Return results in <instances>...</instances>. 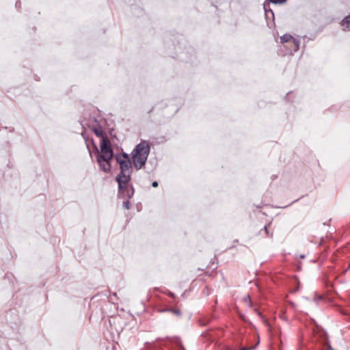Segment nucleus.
<instances>
[{"label": "nucleus", "mask_w": 350, "mask_h": 350, "mask_svg": "<svg viewBox=\"0 0 350 350\" xmlns=\"http://www.w3.org/2000/svg\"><path fill=\"white\" fill-rule=\"evenodd\" d=\"M111 159L97 157V161L100 169L106 173L110 172L111 171Z\"/></svg>", "instance_id": "nucleus-5"}, {"label": "nucleus", "mask_w": 350, "mask_h": 350, "mask_svg": "<svg viewBox=\"0 0 350 350\" xmlns=\"http://www.w3.org/2000/svg\"><path fill=\"white\" fill-rule=\"evenodd\" d=\"M100 146V154L98 155V157L111 159L113 157V150L109 140L107 137H103V139H101Z\"/></svg>", "instance_id": "nucleus-3"}, {"label": "nucleus", "mask_w": 350, "mask_h": 350, "mask_svg": "<svg viewBox=\"0 0 350 350\" xmlns=\"http://www.w3.org/2000/svg\"><path fill=\"white\" fill-rule=\"evenodd\" d=\"M269 2L274 4H282L285 3L287 0H269Z\"/></svg>", "instance_id": "nucleus-10"}, {"label": "nucleus", "mask_w": 350, "mask_h": 350, "mask_svg": "<svg viewBox=\"0 0 350 350\" xmlns=\"http://www.w3.org/2000/svg\"><path fill=\"white\" fill-rule=\"evenodd\" d=\"M116 160L120 165V173L116 177L119 190L123 192L131 179V163L127 154H122L116 156Z\"/></svg>", "instance_id": "nucleus-1"}, {"label": "nucleus", "mask_w": 350, "mask_h": 350, "mask_svg": "<svg viewBox=\"0 0 350 350\" xmlns=\"http://www.w3.org/2000/svg\"><path fill=\"white\" fill-rule=\"evenodd\" d=\"M281 43H293V51H297L299 49V42L289 34H284L280 37Z\"/></svg>", "instance_id": "nucleus-4"}, {"label": "nucleus", "mask_w": 350, "mask_h": 350, "mask_svg": "<svg viewBox=\"0 0 350 350\" xmlns=\"http://www.w3.org/2000/svg\"><path fill=\"white\" fill-rule=\"evenodd\" d=\"M152 185L153 187H157L158 186V183L157 181H154L152 183Z\"/></svg>", "instance_id": "nucleus-13"}, {"label": "nucleus", "mask_w": 350, "mask_h": 350, "mask_svg": "<svg viewBox=\"0 0 350 350\" xmlns=\"http://www.w3.org/2000/svg\"><path fill=\"white\" fill-rule=\"evenodd\" d=\"M341 25L344 27L345 29L350 31V15L345 17L341 21Z\"/></svg>", "instance_id": "nucleus-6"}, {"label": "nucleus", "mask_w": 350, "mask_h": 350, "mask_svg": "<svg viewBox=\"0 0 350 350\" xmlns=\"http://www.w3.org/2000/svg\"><path fill=\"white\" fill-rule=\"evenodd\" d=\"M150 150L149 143L142 140L133 150L131 153L133 164L137 170L141 169L146 164Z\"/></svg>", "instance_id": "nucleus-2"}, {"label": "nucleus", "mask_w": 350, "mask_h": 350, "mask_svg": "<svg viewBox=\"0 0 350 350\" xmlns=\"http://www.w3.org/2000/svg\"><path fill=\"white\" fill-rule=\"evenodd\" d=\"M94 133L98 136V137H101L102 139H103V137H106L105 136V133H104V131H103V129L101 128H98V129H94Z\"/></svg>", "instance_id": "nucleus-8"}, {"label": "nucleus", "mask_w": 350, "mask_h": 350, "mask_svg": "<svg viewBox=\"0 0 350 350\" xmlns=\"http://www.w3.org/2000/svg\"><path fill=\"white\" fill-rule=\"evenodd\" d=\"M166 311H169L170 312H172L173 314H174L176 315H178V316H180L181 315V312L178 309H168V310H166Z\"/></svg>", "instance_id": "nucleus-9"}, {"label": "nucleus", "mask_w": 350, "mask_h": 350, "mask_svg": "<svg viewBox=\"0 0 350 350\" xmlns=\"http://www.w3.org/2000/svg\"><path fill=\"white\" fill-rule=\"evenodd\" d=\"M265 12H266V14L267 15L269 13H270V14L271 15V16L273 18L274 16V14L273 12V11L271 10H269V11H267V10H265Z\"/></svg>", "instance_id": "nucleus-12"}, {"label": "nucleus", "mask_w": 350, "mask_h": 350, "mask_svg": "<svg viewBox=\"0 0 350 350\" xmlns=\"http://www.w3.org/2000/svg\"><path fill=\"white\" fill-rule=\"evenodd\" d=\"M288 46L291 48V51H293V43H288Z\"/></svg>", "instance_id": "nucleus-14"}, {"label": "nucleus", "mask_w": 350, "mask_h": 350, "mask_svg": "<svg viewBox=\"0 0 350 350\" xmlns=\"http://www.w3.org/2000/svg\"><path fill=\"white\" fill-rule=\"evenodd\" d=\"M270 226H271L270 224L265 226L263 229L260 231V232H265L266 237H271L273 236V232H269V228L270 227Z\"/></svg>", "instance_id": "nucleus-7"}, {"label": "nucleus", "mask_w": 350, "mask_h": 350, "mask_svg": "<svg viewBox=\"0 0 350 350\" xmlns=\"http://www.w3.org/2000/svg\"><path fill=\"white\" fill-rule=\"evenodd\" d=\"M170 296L173 297V296H174V294H173V293H170Z\"/></svg>", "instance_id": "nucleus-15"}, {"label": "nucleus", "mask_w": 350, "mask_h": 350, "mask_svg": "<svg viewBox=\"0 0 350 350\" xmlns=\"http://www.w3.org/2000/svg\"><path fill=\"white\" fill-rule=\"evenodd\" d=\"M124 206L126 209H129V208H130V202H129V201L124 202Z\"/></svg>", "instance_id": "nucleus-11"}]
</instances>
